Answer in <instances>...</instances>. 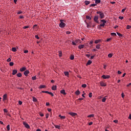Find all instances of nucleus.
I'll return each mask as SVG.
<instances>
[{"label": "nucleus", "instance_id": "nucleus-51", "mask_svg": "<svg viewBox=\"0 0 131 131\" xmlns=\"http://www.w3.org/2000/svg\"><path fill=\"white\" fill-rule=\"evenodd\" d=\"M20 19H24V16L23 15H20L19 16Z\"/></svg>", "mask_w": 131, "mask_h": 131}, {"label": "nucleus", "instance_id": "nucleus-46", "mask_svg": "<svg viewBox=\"0 0 131 131\" xmlns=\"http://www.w3.org/2000/svg\"><path fill=\"white\" fill-rule=\"evenodd\" d=\"M87 28H90L91 27V25H89V23H86Z\"/></svg>", "mask_w": 131, "mask_h": 131}, {"label": "nucleus", "instance_id": "nucleus-15", "mask_svg": "<svg viewBox=\"0 0 131 131\" xmlns=\"http://www.w3.org/2000/svg\"><path fill=\"white\" fill-rule=\"evenodd\" d=\"M52 91H56L57 90V85H53L52 88Z\"/></svg>", "mask_w": 131, "mask_h": 131}, {"label": "nucleus", "instance_id": "nucleus-1", "mask_svg": "<svg viewBox=\"0 0 131 131\" xmlns=\"http://www.w3.org/2000/svg\"><path fill=\"white\" fill-rule=\"evenodd\" d=\"M100 21L102 22V24L98 26V29L99 30H101V27H104V26H105V24H106L107 22L104 19H102L101 20H100Z\"/></svg>", "mask_w": 131, "mask_h": 131}, {"label": "nucleus", "instance_id": "nucleus-47", "mask_svg": "<svg viewBox=\"0 0 131 131\" xmlns=\"http://www.w3.org/2000/svg\"><path fill=\"white\" fill-rule=\"evenodd\" d=\"M4 112H5L6 113H8V110H7V108H4Z\"/></svg>", "mask_w": 131, "mask_h": 131}, {"label": "nucleus", "instance_id": "nucleus-58", "mask_svg": "<svg viewBox=\"0 0 131 131\" xmlns=\"http://www.w3.org/2000/svg\"><path fill=\"white\" fill-rule=\"evenodd\" d=\"M66 33H67V34H70V33H71V32H70V31H67Z\"/></svg>", "mask_w": 131, "mask_h": 131}, {"label": "nucleus", "instance_id": "nucleus-49", "mask_svg": "<svg viewBox=\"0 0 131 131\" xmlns=\"http://www.w3.org/2000/svg\"><path fill=\"white\" fill-rule=\"evenodd\" d=\"M86 86V85L85 84H82V88H85Z\"/></svg>", "mask_w": 131, "mask_h": 131}, {"label": "nucleus", "instance_id": "nucleus-9", "mask_svg": "<svg viewBox=\"0 0 131 131\" xmlns=\"http://www.w3.org/2000/svg\"><path fill=\"white\" fill-rule=\"evenodd\" d=\"M98 19H99V17H98V16H96L94 18V20L96 21V23H99L98 21Z\"/></svg>", "mask_w": 131, "mask_h": 131}, {"label": "nucleus", "instance_id": "nucleus-19", "mask_svg": "<svg viewBox=\"0 0 131 131\" xmlns=\"http://www.w3.org/2000/svg\"><path fill=\"white\" fill-rule=\"evenodd\" d=\"M84 3L86 6H88V5H90V4H91V2L88 1H85Z\"/></svg>", "mask_w": 131, "mask_h": 131}, {"label": "nucleus", "instance_id": "nucleus-20", "mask_svg": "<svg viewBox=\"0 0 131 131\" xmlns=\"http://www.w3.org/2000/svg\"><path fill=\"white\" fill-rule=\"evenodd\" d=\"M45 88H46V85H40L38 89H45Z\"/></svg>", "mask_w": 131, "mask_h": 131}, {"label": "nucleus", "instance_id": "nucleus-42", "mask_svg": "<svg viewBox=\"0 0 131 131\" xmlns=\"http://www.w3.org/2000/svg\"><path fill=\"white\" fill-rule=\"evenodd\" d=\"M7 62H11V61H12V59H11V58H9L7 60Z\"/></svg>", "mask_w": 131, "mask_h": 131}, {"label": "nucleus", "instance_id": "nucleus-24", "mask_svg": "<svg viewBox=\"0 0 131 131\" xmlns=\"http://www.w3.org/2000/svg\"><path fill=\"white\" fill-rule=\"evenodd\" d=\"M99 42H101V39H98L95 41V43H99Z\"/></svg>", "mask_w": 131, "mask_h": 131}, {"label": "nucleus", "instance_id": "nucleus-21", "mask_svg": "<svg viewBox=\"0 0 131 131\" xmlns=\"http://www.w3.org/2000/svg\"><path fill=\"white\" fill-rule=\"evenodd\" d=\"M16 76H17V77H21L22 74H21L20 73H18L16 74Z\"/></svg>", "mask_w": 131, "mask_h": 131}, {"label": "nucleus", "instance_id": "nucleus-52", "mask_svg": "<svg viewBox=\"0 0 131 131\" xmlns=\"http://www.w3.org/2000/svg\"><path fill=\"white\" fill-rule=\"evenodd\" d=\"M59 57H62V52H60L59 53Z\"/></svg>", "mask_w": 131, "mask_h": 131}, {"label": "nucleus", "instance_id": "nucleus-28", "mask_svg": "<svg viewBox=\"0 0 131 131\" xmlns=\"http://www.w3.org/2000/svg\"><path fill=\"white\" fill-rule=\"evenodd\" d=\"M92 64V61L91 60H89L86 63V65H91Z\"/></svg>", "mask_w": 131, "mask_h": 131}, {"label": "nucleus", "instance_id": "nucleus-13", "mask_svg": "<svg viewBox=\"0 0 131 131\" xmlns=\"http://www.w3.org/2000/svg\"><path fill=\"white\" fill-rule=\"evenodd\" d=\"M17 72H18L17 70H13L12 71V75H15V74H16Z\"/></svg>", "mask_w": 131, "mask_h": 131}, {"label": "nucleus", "instance_id": "nucleus-4", "mask_svg": "<svg viewBox=\"0 0 131 131\" xmlns=\"http://www.w3.org/2000/svg\"><path fill=\"white\" fill-rule=\"evenodd\" d=\"M101 77L103 79H108V78H110V75H103Z\"/></svg>", "mask_w": 131, "mask_h": 131}, {"label": "nucleus", "instance_id": "nucleus-53", "mask_svg": "<svg viewBox=\"0 0 131 131\" xmlns=\"http://www.w3.org/2000/svg\"><path fill=\"white\" fill-rule=\"evenodd\" d=\"M24 53L25 54H27V53H28V50H25V51H24Z\"/></svg>", "mask_w": 131, "mask_h": 131}, {"label": "nucleus", "instance_id": "nucleus-63", "mask_svg": "<svg viewBox=\"0 0 131 131\" xmlns=\"http://www.w3.org/2000/svg\"><path fill=\"white\" fill-rule=\"evenodd\" d=\"M121 96H122V98H124V94L122 93Z\"/></svg>", "mask_w": 131, "mask_h": 131}, {"label": "nucleus", "instance_id": "nucleus-31", "mask_svg": "<svg viewBox=\"0 0 131 131\" xmlns=\"http://www.w3.org/2000/svg\"><path fill=\"white\" fill-rule=\"evenodd\" d=\"M112 56H113V54H111V53H110V54H108V58H112Z\"/></svg>", "mask_w": 131, "mask_h": 131}, {"label": "nucleus", "instance_id": "nucleus-39", "mask_svg": "<svg viewBox=\"0 0 131 131\" xmlns=\"http://www.w3.org/2000/svg\"><path fill=\"white\" fill-rule=\"evenodd\" d=\"M117 35H118V36H120V37L122 36V35L120 33L117 32Z\"/></svg>", "mask_w": 131, "mask_h": 131}, {"label": "nucleus", "instance_id": "nucleus-41", "mask_svg": "<svg viewBox=\"0 0 131 131\" xmlns=\"http://www.w3.org/2000/svg\"><path fill=\"white\" fill-rule=\"evenodd\" d=\"M55 127L56 128H58V129H60V126L59 125H55Z\"/></svg>", "mask_w": 131, "mask_h": 131}, {"label": "nucleus", "instance_id": "nucleus-57", "mask_svg": "<svg viewBox=\"0 0 131 131\" xmlns=\"http://www.w3.org/2000/svg\"><path fill=\"white\" fill-rule=\"evenodd\" d=\"M119 19H120L121 20H122L123 19V17L122 16H119Z\"/></svg>", "mask_w": 131, "mask_h": 131}, {"label": "nucleus", "instance_id": "nucleus-60", "mask_svg": "<svg viewBox=\"0 0 131 131\" xmlns=\"http://www.w3.org/2000/svg\"><path fill=\"white\" fill-rule=\"evenodd\" d=\"M128 119L131 120V114L129 115Z\"/></svg>", "mask_w": 131, "mask_h": 131}, {"label": "nucleus", "instance_id": "nucleus-56", "mask_svg": "<svg viewBox=\"0 0 131 131\" xmlns=\"http://www.w3.org/2000/svg\"><path fill=\"white\" fill-rule=\"evenodd\" d=\"M46 117L47 119L49 118V114L46 115Z\"/></svg>", "mask_w": 131, "mask_h": 131}, {"label": "nucleus", "instance_id": "nucleus-14", "mask_svg": "<svg viewBox=\"0 0 131 131\" xmlns=\"http://www.w3.org/2000/svg\"><path fill=\"white\" fill-rule=\"evenodd\" d=\"M79 50H81V49H83L84 48V45H81L78 46Z\"/></svg>", "mask_w": 131, "mask_h": 131}, {"label": "nucleus", "instance_id": "nucleus-2", "mask_svg": "<svg viewBox=\"0 0 131 131\" xmlns=\"http://www.w3.org/2000/svg\"><path fill=\"white\" fill-rule=\"evenodd\" d=\"M63 20H60V23L59 24V27L61 28H64V27L66 26V24L63 22Z\"/></svg>", "mask_w": 131, "mask_h": 131}, {"label": "nucleus", "instance_id": "nucleus-3", "mask_svg": "<svg viewBox=\"0 0 131 131\" xmlns=\"http://www.w3.org/2000/svg\"><path fill=\"white\" fill-rule=\"evenodd\" d=\"M97 14H99L101 19H103V18H104V13L100 12V11H98L97 12Z\"/></svg>", "mask_w": 131, "mask_h": 131}, {"label": "nucleus", "instance_id": "nucleus-34", "mask_svg": "<svg viewBox=\"0 0 131 131\" xmlns=\"http://www.w3.org/2000/svg\"><path fill=\"white\" fill-rule=\"evenodd\" d=\"M32 80H36V76L32 77Z\"/></svg>", "mask_w": 131, "mask_h": 131}, {"label": "nucleus", "instance_id": "nucleus-7", "mask_svg": "<svg viewBox=\"0 0 131 131\" xmlns=\"http://www.w3.org/2000/svg\"><path fill=\"white\" fill-rule=\"evenodd\" d=\"M24 75H25V76H28V74H29V71L28 70H26L24 72Z\"/></svg>", "mask_w": 131, "mask_h": 131}, {"label": "nucleus", "instance_id": "nucleus-48", "mask_svg": "<svg viewBox=\"0 0 131 131\" xmlns=\"http://www.w3.org/2000/svg\"><path fill=\"white\" fill-rule=\"evenodd\" d=\"M72 45H73V46H76V43H75V42H74V41H72Z\"/></svg>", "mask_w": 131, "mask_h": 131}, {"label": "nucleus", "instance_id": "nucleus-16", "mask_svg": "<svg viewBox=\"0 0 131 131\" xmlns=\"http://www.w3.org/2000/svg\"><path fill=\"white\" fill-rule=\"evenodd\" d=\"M7 97H8V96L7 95V94H4L3 95V101H6V100H7Z\"/></svg>", "mask_w": 131, "mask_h": 131}, {"label": "nucleus", "instance_id": "nucleus-8", "mask_svg": "<svg viewBox=\"0 0 131 131\" xmlns=\"http://www.w3.org/2000/svg\"><path fill=\"white\" fill-rule=\"evenodd\" d=\"M69 114H70V115H71V116H76V115H77V114L73 112L69 113Z\"/></svg>", "mask_w": 131, "mask_h": 131}, {"label": "nucleus", "instance_id": "nucleus-32", "mask_svg": "<svg viewBox=\"0 0 131 131\" xmlns=\"http://www.w3.org/2000/svg\"><path fill=\"white\" fill-rule=\"evenodd\" d=\"M96 6H97V4H92L91 5H90V7H96Z\"/></svg>", "mask_w": 131, "mask_h": 131}, {"label": "nucleus", "instance_id": "nucleus-54", "mask_svg": "<svg viewBox=\"0 0 131 131\" xmlns=\"http://www.w3.org/2000/svg\"><path fill=\"white\" fill-rule=\"evenodd\" d=\"M114 122H115V123H118V121L115 120H114Z\"/></svg>", "mask_w": 131, "mask_h": 131}, {"label": "nucleus", "instance_id": "nucleus-61", "mask_svg": "<svg viewBox=\"0 0 131 131\" xmlns=\"http://www.w3.org/2000/svg\"><path fill=\"white\" fill-rule=\"evenodd\" d=\"M18 104H19V105H21L22 104V101H18Z\"/></svg>", "mask_w": 131, "mask_h": 131}, {"label": "nucleus", "instance_id": "nucleus-35", "mask_svg": "<svg viewBox=\"0 0 131 131\" xmlns=\"http://www.w3.org/2000/svg\"><path fill=\"white\" fill-rule=\"evenodd\" d=\"M100 47H101V45H98L96 46V49H98V50L100 49Z\"/></svg>", "mask_w": 131, "mask_h": 131}, {"label": "nucleus", "instance_id": "nucleus-18", "mask_svg": "<svg viewBox=\"0 0 131 131\" xmlns=\"http://www.w3.org/2000/svg\"><path fill=\"white\" fill-rule=\"evenodd\" d=\"M65 76H69V72H63Z\"/></svg>", "mask_w": 131, "mask_h": 131}, {"label": "nucleus", "instance_id": "nucleus-30", "mask_svg": "<svg viewBox=\"0 0 131 131\" xmlns=\"http://www.w3.org/2000/svg\"><path fill=\"white\" fill-rule=\"evenodd\" d=\"M89 98H92L93 97V93L92 92L89 93Z\"/></svg>", "mask_w": 131, "mask_h": 131}, {"label": "nucleus", "instance_id": "nucleus-10", "mask_svg": "<svg viewBox=\"0 0 131 131\" xmlns=\"http://www.w3.org/2000/svg\"><path fill=\"white\" fill-rule=\"evenodd\" d=\"M60 94H62V95H64V96L67 94V93H66V92H65V90H61Z\"/></svg>", "mask_w": 131, "mask_h": 131}, {"label": "nucleus", "instance_id": "nucleus-38", "mask_svg": "<svg viewBox=\"0 0 131 131\" xmlns=\"http://www.w3.org/2000/svg\"><path fill=\"white\" fill-rule=\"evenodd\" d=\"M130 28H131V26L127 25L126 29H130Z\"/></svg>", "mask_w": 131, "mask_h": 131}, {"label": "nucleus", "instance_id": "nucleus-25", "mask_svg": "<svg viewBox=\"0 0 131 131\" xmlns=\"http://www.w3.org/2000/svg\"><path fill=\"white\" fill-rule=\"evenodd\" d=\"M107 98V96H105L104 97L102 100V102H103V103H104V102H106V98Z\"/></svg>", "mask_w": 131, "mask_h": 131}, {"label": "nucleus", "instance_id": "nucleus-29", "mask_svg": "<svg viewBox=\"0 0 131 131\" xmlns=\"http://www.w3.org/2000/svg\"><path fill=\"white\" fill-rule=\"evenodd\" d=\"M86 19H88V20H91V19H92V17L89 15H87L86 16Z\"/></svg>", "mask_w": 131, "mask_h": 131}, {"label": "nucleus", "instance_id": "nucleus-55", "mask_svg": "<svg viewBox=\"0 0 131 131\" xmlns=\"http://www.w3.org/2000/svg\"><path fill=\"white\" fill-rule=\"evenodd\" d=\"M125 10H126V8H124V9H123L122 10V13H123V12H124L125 11Z\"/></svg>", "mask_w": 131, "mask_h": 131}, {"label": "nucleus", "instance_id": "nucleus-36", "mask_svg": "<svg viewBox=\"0 0 131 131\" xmlns=\"http://www.w3.org/2000/svg\"><path fill=\"white\" fill-rule=\"evenodd\" d=\"M9 65H10V66H14V62H10L9 63Z\"/></svg>", "mask_w": 131, "mask_h": 131}, {"label": "nucleus", "instance_id": "nucleus-6", "mask_svg": "<svg viewBox=\"0 0 131 131\" xmlns=\"http://www.w3.org/2000/svg\"><path fill=\"white\" fill-rule=\"evenodd\" d=\"M101 86H106L107 85V84L106 83L102 81L100 82Z\"/></svg>", "mask_w": 131, "mask_h": 131}, {"label": "nucleus", "instance_id": "nucleus-50", "mask_svg": "<svg viewBox=\"0 0 131 131\" xmlns=\"http://www.w3.org/2000/svg\"><path fill=\"white\" fill-rule=\"evenodd\" d=\"M35 38H36L37 39H39V37H38V35H35Z\"/></svg>", "mask_w": 131, "mask_h": 131}, {"label": "nucleus", "instance_id": "nucleus-59", "mask_svg": "<svg viewBox=\"0 0 131 131\" xmlns=\"http://www.w3.org/2000/svg\"><path fill=\"white\" fill-rule=\"evenodd\" d=\"M90 56L91 55L90 54H86V57H87L88 58H90Z\"/></svg>", "mask_w": 131, "mask_h": 131}, {"label": "nucleus", "instance_id": "nucleus-22", "mask_svg": "<svg viewBox=\"0 0 131 131\" xmlns=\"http://www.w3.org/2000/svg\"><path fill=\"white\" fill-rule=\"evenodd\" d=\"M94 116H95L94 114H91V115H88L87 117H88L89 118H91L92 117H94Z\"/></svg>", "mask_w": 131, "mask_h": 131}, {"label": "nucleus", "instance_id": "nucleus-12", "mask_svg": "<svg viewBox=\"0 0 131 131\" xmlns=\"http://www.w3.org/2000/svg\"><path fill=\"white\" fill-rule=\"evenodd\" d=\"M59 117H60V119H65L66 117L65 116H62L61 115H59Z\"/></svg>", "mask_w": 131, "mask_h": 131}, {"label": "nucleus", "instance_id": "nucleus-23", "mask_svg": "<svg viewBox=\"0 0 131 131\" xmlns=\"http://www.w3.org/2000/svg\"><path fill=\"white\" fill-rule=\"evenodd\" d=\"M11 51H12V52H17V49H16L15 47H13L11 49Z\"/></svg>", "mask_w": 131, "mask_h": 131}, {"label": "nucleus", "instance_id": "nucleus-27", "mask_svg": "<svg viewBox=\"0 0 131 131\" xmlns=\"http://www.w3.org/2000/svg\"><path fill=\"white\" fill-rule=\"evenodd\" d=\"M95 1V3L96 4H100L101 3V0H93Z\"/></svg>", "mask_w": 131, "mask_h": 131}, {"label": "nucleus", "instance_id": "nucleus-11", "mask_svg": "<svg viewBox=\"0 0 131 131\" xmlns=\"http://www.w3.org/2000/svg\"><path fill=\"white\" fill-rule=\"evenodd\" d=\"M25 70H26V67H22L19 69V71H21V72H23V71H25Z\"/></svg>", "mask_w": 131, "mask_h": 131}, {"label": "nucleus", "instance_id": "nucleus-45", "mask_svg": "<svg viewBox=\"0 0 131 131\" xmlns=\"http://www.w3.org/2000/svg\"><path fill=\"white\" fill-rule=\"evenodd\" d=\"M7 130H10V125H8L7 126Z\"/></svg>", "mask_w": 131, "mask_h": 131}, {"label": "nucleus", "instance_id": "nucleus-37", "mask_svg": "<svg viewBox=\"0 0 131 131\" xmlns=\"http://www.w3.org/2000/svg\"><path fill=\"white\" fill-rule=\"evenodd\" d=\"M39 115H40V116H41V117H43V116H44L43 114H42L41 113H39Z\"/></svg>", "mask_w": 131, "mask_h": 131}, {"label": "nucleus", "instance_id": "nucleus-26", "mask_svg": "<svg viewBox=\"0 0 131 131\" xmlns=\"http://www.w3.org/2000/svg\"><path fill=\"white\" fill-rule=\"evenodd\" d=\"M33 102H37V99H36V98L33 97Z\"/></svg>", "mask_w": 131, "mask_h": 131}, {"label": "nucleus", "instance_id": "nucleus-40", "mask_svg": "<svg viewBox=\"0 0 131 131\" xmlns=\"http://www.w3.org/2000/svg\"><path fill=\"white\" fill-rule=\"evenodd\" d=\"M111 35L112 36H116V33H111Z\"/></svg>", "mask_w": 131, "mask_h": 131}, {"label": "nucleus", "instance_id": "nucleus-64", "mask_svg": "<svg viewBox=\"0 0 131 131\" xmlns=\"http://www.w3.org/2000/svg\"><path fill=\"white\" fill-rule=\"evenodd\" d=\"M92 124H93V122H90L89 123V125H92Z\"/></svg>", "mask_w": 131, "mask_h": 131}, {"label": "nucleus", "instance_id": "nucleus-44", "mask_svg": "<svg viewBox=\"0 0 131 131\" xmlns=\"http://www.w3.org/2000/svg\"><path fill=\"white\" fill-rule=\"evenodd\" d=\"M24 29H26V28H29V26H24L23 27Z\"/></svg>", "mask_w": 131, "mask_h": 131}, {"label": "nucleus", "instance_id": "nucleus-62", "mask_svg": "<svg viewBox=\"0 0 131 131\" xmlns=\"http://www.w3.org/2000/svg\"><path fill=\"white\" fill-rule=\"evenodd\" d=\"M110 40H111V38H108V39H106V41H107V42L110 41Z\"/></svg>", "mask_w": 131, "mask_h": 131}, {"label": "nucleus", "instance_id": "nucleus-33", "mask_svg": "<svg viewBox=\"0 0 131 131\" xmlns=\"http://www.w3.org/2000/svg\"><path fill=\"white\" fill-rule=\"evenodd\" d=\"M70 58L71 60H74V55H71Z\"/></svg>", "mask_w": 131, "mask_h": 131}, {"label": "nucleus", "instance_id": "nucleus-17", "mask_svg": "<svg viewBox=\"0 0 131 131\" xmlns=\"http://www.w3.org/2000/svg\"><path fill=\"white\" fill-rule=\"evenodd\" d=\"M76 95H77V96L80 95V91H79V90H77L76 92H75Z\"/></svg>", "mask_w": 131, "mask_h": 131}, {"label": "nucleus", "instance_id": "nucleus-43", "mask_svg": "<svg viewBox=\"0 0 131 131\" xmlns=\"http://www.w3.org/2000/svg\"><path fill=\"white\" fill-rule=\"evenodd\" d=\"M49 95H51V96H52V97H54V94L52 92H49Z\"/></svg>", "mask_w": 131, "mask_h": 131}, {"label": "nucleus", "instance_id": "nucleus-5", "mask_svg": "<svg viewBox=\"0 0 131 131\" xmlns=\"http://www.w3.org/2000/svg\"><path fill=\"white\" fill-rule=\"evenodd\" d=\"M23 124L25 126V127L26 128H30V126H29L26 122H24Z\"/></svg>", "mask_w": 131, "mask_h": 131}]
</instances>
